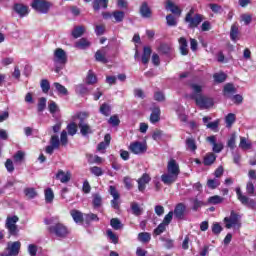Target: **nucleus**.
<instances>
[{"instance_id":"49530a36","label":"nucleus","mask_w":256,"mask_h":256,"mask_svg":"<svg viewBox=\"0 0 256 256\" xmlns=\"http://www.w3.org/2000/svg\"><path fill=\"white\" fill-rule=\"evenodd\" d=\"M138 239L142 243H149V241H151V234H149L147 232L139 233Z\"/></svg>"},{"instance_id":"c9c22d12","label":"nucleus","mask_w":256,"mask_h":256,"mask_svg":"<svg viewBox=\"0 0 256 256\" xmlns=\"http://www.w3.org/2000/svg\"><path fill=\"white\" fill-rule=\"evenodd\" d=\"M111 143V135L106 134L104 137V142H101L98 144V151H105L107 147H109V144Z\"/></svg>"},{"instance_id":"cd10ccee","label":"nucleus","mask_w":256,"mask_h":256,"mask_svg":"<svg viewBox=\"0 0 256 256\" xmlns=\"http://www.w3.org/2000/svg\"><path fill=\"white\" fill-rule=\"evenodd\" d=\"M113 23H123L125 19V12L121 10H115L112 12Z\"/></svg>"},{"instance_id":"5fc2aeb1","label":"nucleus","mask_w":256,"mask_h":256,"mask_svg":"<svg viewBox=\"0 0 256 256\" xmlns=\"http://www.w3.org/2000/svg\"><path fill=\"white\" fill-rule=\"evenodd\" d=\"M209 8L211 9L212 13H223V7L216 3L209 4Z\"/></svg>"},{"instance_id":"4d7b16f0","label":"nucleus","mask_w":256,"mask_h":256,"mask_svg":"<svg viewBox=\"0 0 256 256\" xmlns=\"http://www.w3.org/2000/svg\"><path fill=\"white\" fill-rule=\"evenodd\" d=\"M95 59L96 61H100V63H107V58L105 57V54L101 52V50H98L95 53Z\"/></svg>"},{"instance_id":"c03bdc74","label":"nucleus","mask_w":256,"mask_h":256,"mask_svg":"<svg viewBox=\"0 0 256 256\" xmlns=\"http://www.w3.org/2000/svg\"><path fill=\"white\" fill-rule=\"evenodd\" d=\"M215 159H217V156L213 153L206 154V157H204V165H213L215 163Z\"/></svg>"},{"instance_id":"bb28decb","label":"nucleus","mask_w":256,"mask_h":256,"mask_svg":"<svg viewBox=\"0 0 256 256\" xmlns=\"http://www.w3.org/2000/svg\"><path fill=\"white\" fill-rule=\"evenodd\" d=\"M186 209L187 207L185 206V204L179 203L178 205H176L173 213L177 219H183V215H185Z\"/></svg>"},{"instance_id":"e2e57ef3","label":"nucleus","mask_w":256,"mask_h":256,"mask_svg":"<svg viewBox=\"0 0 256 256\" xmlns=\"http://www.w3.org/2000/svg\"><path fill=\"white\" fill-rule=\"evenodd\" d=\"M5 167L8 171V173H13L15 171V166L13 165L12 159H7L5 162Z\"/></svg>"},{"instance_id":"58836bf2","label":"nucleus","mask_w":256,"mask_h":256,"mask_svg":"<svg viewBox=\"0 0 256 256\" xmlns=\"http://www.w3.org/2000/svg\"><path fill=\"white\" fill-rule=\"evenodd\" d=\"M224 199L223 197L219 195H214L212 197H209L207 200L208 205H220V203H223Z\"/></svg>"},{"instance_id":"338daca9","label":"nucleus","mask_w":256,"mask_h":256,"mask_svg":"<svg viewBox=\"0 0 256 256\" xmlns=\"http://www.w3.org/2000/svg\"><path fill=\"white\" fill-rule=\"evenodd\" d=\"M103 200L101 199V196L99 194H94L93 195V205L94 207H101V203Z\"/></svg>"},{"instance_id":"774afa93","label":"nucleus","mask_w":256,"mask_h":256,"mask_svg":"<svg viewBox=\"0 0 256 256\" xmlns=\"http://www.w3.org/2000/svg\"><path fill=\"white\" fill-rule=\"evenodd\" d=\"M68 134L69 135H75L77 133V124L71 123L67 126Z\"/></svg>"},{"instance_id":"39448f33","label":"nucleus","mask_w":256,"mask_h":256,"mask_svg":"<svg viewBox=\"0 0 256 256\" xmlns=\"http://www.w3.org/2000/svg\"><path fill=\"white\" fill-rule=\"evenodd\" d=\"M21 251V242H9L7 246V251L2 254V256H17Z\"/></svg>"},{"instance_id":"4468645a","label":"nucleus","mask_w":256,"mask_h":256,"mask_svg":"<svg viewBox=\"0 0 256 256\" xmlns=\"http://www.w3.org/2000/svg\"><path fill=\"white\" fill-rule=\"evenodd\" d=\"M151 182V176L149 174L145 173L137 180L138 183V190L143 192L147 188V185Z\"/></svg>"},{"instance_id":"bf43d9fd","label":"nucleus","mask_w":256,"mask_h":256,"mask_svg":"<svg viewBox=\"0 0 256 256\" xmlns=\"http://www.w3.org/2000/svg\"><path fill=\"white\" fill-rule=\"evenodd\" d=\"M134 97H136V99H145V91L141 88L134 89Z\"/></svg>"},{"instance_id":"09e8293b","label":"nucleus","mask_w":256,"mask_h":256,"mask_svg":"<svg viewBox=\"0 0 256 256\" xmlns=\"http://www.w3.org/2000/svg\"><path fill=\"white\" fill-rule=\"evenodd\" d=\"M40 87L44 93H49V89H51V84L49 83V80L43 79L40 82Z\"/></svg>"},{"instance_id":"a18cd8bd","label":"nucleus","mask_w":256,"mask_h":256,"mask_svg":"<svg viewBox=\"0 0 256 256\" xmlns=\"http://www.w3.org/2000/svg\"><path fill=\"white\" fill-rule=\"evenodd\" d=\"M215 83H224L227 75L223 72H218L213 75Z\"/></svg>"},{"instance_id":"864d4df0","label":"nucleus","mask_w":256,"mask_h":256,"mask_svg":"<svg viewBox=\"0 0 256 256\" xmlns=\"http://www.w3.org/2000/svg\"><path fill=\"white\" fill-rule=\"evenodd\" d=\"M107 236L110 239V241L114 243V245H117V243H119V237H117V234L113 233L112 230H107Z\"/></svg>"},{"instance_id":"de8ad7c7","label":"nucleus","mask_w":256,"mask_h":256,"mask_svg":"<svg viewBox=\"0 0 256 256\" xmlns=\"http://www.w3.org/2000/svg\"><path fill=\"white\" fill-rule=\"evenodd\" d=\"M27 251L30 256H37V252L39 251V246H37V244H29Z\"/></svg>"},{"instance_id":"f03ea898","label":"nucleus","mask_w":256,"mask_h":256,"mask_svg":"<svg viewBox=\"0 0 256 256\" xmlns=\"http://www.w3.org/2000/svg\"><path fill=\"white\" fill-rule=\"evenodd\" d=\"M224 223L226 229H233L234 231H239L241 229V215L232 211L230 216L224 218Z\"/></svg>"},{"instance_id":"052dcab7","label":"nucleus","mask_w":256,"mask_h":256,"mask_svg":"<svg viewBox=\"0 0 256 256\" xmlns=\"http://www.w3.org/2000/svg\"><path fill=\"white\" fill-rule=\"evenodd\" d=\"M48 109L50 113L54 115V113H57L59 111V106L57 105V103H55V101H50L48 105Z\"/></svg>"},{"instance_id":"9b49d317","label":"nucleus","mask_w":256,"mask_h":256,"mask_svg":"<svg viewBox=\"0 0 256 256\" xmlns=\"http://www.w3.org/2000/svg\"><path fill=\"white\" fill-rule=\"evenodd\" d=\"M13 11L16 12L20 18L27 17V15H29V6L23 3H15L13 5Z\"/></svg>"},{"instance_id":"7ed1b4c3","label":"nucleus","mask_w":256,"mask_h":256,"mask_svg":"<svg viewBox=\"0 0 256 256\" xmlns=\"http://www.w3.org/2000/svg\"><path fill=\"white\" fill-rule=\"evenodd\" d=\"M31 7L37 13H42L43 15H47V13H49L51 8L53 7V3L47 0H32Z\"/></svg>"},{"instance_id":"4c0bfd02","label":"nucleus","mask_w":256,"mask_h":256,"mask_svg":"<svg viewBox=\"0 0 256 256\" xmlns=\"http://www.w3.org/2000/svg\"><path fill=\"white\" fill-rule=\"evenodd\" d=\"M24 195L27 197V199H35L37 197L38 193L37 190L33 187H28L24 189Z\"/></svg>"},{"instance_id":"a19ab883","label":"nucleus","mask_w":256,"mask_h":256,"mask_svg":"<svg viewBox=\"0 0 256 256\" xmlns=\"http://www.w3.org/2000/svg\"><path fill=\"white\" fill-rule=\"evenodd\" d=\"M237 37H239V27L233 24L230 30V39L231 41L237 42Z\"/></svg>"},{"instance_id":"e433bc0d","label":"nucleus","mask_w":256,"mask_h":256,"mask_svg":"<svg viewBox=\"0 0 256 256\" xmlns=\"http://www.w3.org/2000/svg\"><path fill=\"white\" fill-rule=\"evenodd\" d=\"M78 127L80 128V132L83 137H87V135L93 133V130H91V126H89V124L87 123H81Z\"/></svg>"},{"instance_id":"3c124183","label":"nucleus","mask_w":256,"mask_h":256,"mask_svg":"<svg viewBox=\"0 0 256 256\" xmlns=\"http://www.w3.org/2000/svg\"><path fill=\"white\" fill-rule=\"evenodd\" d=\"M219 185H221V182L219 181V179H209L207 181V187H209V189H217Z\"/></svg>"},{"instance_id":"423d86ee","label":"nucleus","mask_w":256,"mask_h":256,"mask_svg":"<svg viewBox=\"0 0 256 256\" xmlns=\"http://www.w3.org/2000/svg\"><path fill=\"white\" fill-rule=\"evenodd\" d=\"M49 230L50 233H53L56 237H67V235H69V230L61 223L51 226Z\"/></svg>"},{"instance_id":"37998d69","label":"nucleus","mask_w":256,"mask_h":256,"mask_svg":"<svg viewBox=\"0 0 256 256\" xmlns=\"http://www.w3.org/2000/svg\"><path fill=\"white\" fill-rule=\"evenodd\" d=\"M100 113L105 117H109L111 115V106L107 103H104L100 106Z\"/></svg>"},{"instance_id":"0eeeda50","label":"nucleus","mask_w":256,"mask_h":256,"mask_svg":"<svg viewBox=\"0 0 256 256\" xmlns=\"http://www.w3.org/2000/svg\"><path fill=\"white\" fill-rule=\"evenodd\" d=\"M236 195H237L238 201L242 205H248V207H251V209H255L256 202L252 199H249L247 196L243 195V193L241 192V188L239 187L236 188Z\"/></svg>"},{"instance_id":"a878e982","label":"nucleus","mask_w":256,"mask_h":256,"mask_svg":"<svg viewBox=\"0 0 256 256\" xmlns=\"http://www.w3.org/2000/svg\"><path fill=\"white\" fill-rule=\"evenodd\" d=\"M236 91L237 89L235 88V85L231 83H227L224 85L223 94L224 97H227V99H230L231 95L235 94Z\"/></svg>"},{"instance_id":"20e7f679","label":"nucleus","mask_w":256,"mask_h":256,"mask_svg":"<svg viewBox=\"0 0 256 256\" xmlns=\"http://www.w3.org/2000/svg\"><path fill=\"white\" fill-rule=\"evenodd\" d=\"M129 151L134 155H143L147 153V142L134 141L130 143Z\"/></svg>"},{"instance_id":"dca6fc26","label":"nucleus","mask_w":256,"mask_h":256,"mask_svg":"<svg viewBox=\"0 0 256 256\" xmlns=\"http://www.w3.org/2000/svg\"><path fill=\"white\" fill-rule=\"evenodd\" d=\"M191 91H192V97L193 99H197V97L199 96H203L201 93H203V84H199V83H190L189 85Z\"/></svg>"},{"instance_id":"5701e85b","label":"nucleus","mask_w":256,"mask_h":256,"mask_svg":"<svg viewBox=\"0 0 256 256\" xmlns=\"http://www.w3.org/2000/svg\"><path fill=\"white\" fill-rule=\"evenodd\" d=\"M52 87L55 88V91L61 97H67V95H69V90H67V88L63 86L61 83L54 82Z\"/></svg>"},{"instance_id":"a211bd4d","label":"nucleus","mask_w":256,"mask_h":256,"mask_svg":"<svg viewBox=\"0 0 256 256\" xmlns=\"http://www.w3.org/2000/svg\"><path fill=\"white\" fill-rule=\"evenodd\" d=\"M56 179H58L60 183H69L71 181V171L65 172L63 170H58Z\"/></svg>"},{"instance_id":"ddd939ff","label":"nucleus","mask_w":256,"mask_h":256,"mask_svg":"<svg viewBox=\"0 0 256 256\" xmlns=\"http://www.w3.org/2000/svg\"><path fill=\"white\" fill-rule=\"evenodd\" d=\"M54 59L58 61L61 65L67 64V52L63 50L62 48H57L54 51Z\"/></svg>"},{"instance_id":"7c9ffc66","label":"nucleus","mask_w":256,"mask_h":256,"mask_svg":"<svg viewBox=\"0 0 256 256\" xmlns=\"http://www.w3.org/2000/svg\"><path fill=\"white\" fill-rule=\"evenodd\" d=\"M85 34V26H76L71 32V35L74 39H79L82 35Z\"/></svg>"},{"instance_id":"6ab92c4d","label":"nucleus","mask_w":256,"mask_h":256,"mask_svg":"<svg viewBox=\"0 0 256 256\" xmlns=\"http://www.w3.org/2000/svg\"><path fill=\"white\" fill-rule=\"evenodd\" d=\"M152 113L150 115V123L155 125V123H159L161 121V109L159 106H155L151 109Z\"/></svg>"},{"instance_id":"473e14b6","label":"nucleus","mask_w":256,"mask_h":256,"mask_svg":"<svg viewBox=\"0 0 256 256\" xmlns=\"http://www.w3.org/2000/svg\"><path fill=\"white\" fill-rule=\"evenodd\" d=\"M70 215L75 221V223L81 224L83 223V213L79 210H71Z\"/></svg>"},{"instance_id":"393cba45","label":"nucleus","mask_w":256,"mask_h":256,"mask_svg":"<svg viewBox=\"0 0 256 256\" xmlns=\"http://www.w3.org/2000/svg\"><path fill=\"white\" fill-rule=\"evenodd\" d=\"M92 7L94 11H99V9H107L109 7V0H93Z\"/></svg>"},{"instance_id":"0e129e2a","label":"nucleus","mask_w":256,"mask_h":256,"mask_svg":"<svg viewBox=\"0 0 256 256\" xmlns=\"http://www.w3.org/2000/svg\"><path fill=\"white\" fill-rule=\"evenodd\" d=\"M167 229V224L162 222L161 224L158 225V227L154 230L155 235H161Z\"/></svg>"},{"instance_id":"412c9836","label":"nucleus","mask_w":256,"mask_h":256,"mask_svg":"<svg viewBox=\"0 0 256 256\" xmlns=\"http://www.w3.org/2000/svg\"><path fill=\"white\" fill-rule=\"evenodd\" d=\"M167 172L179 176L180 170L177 161H175L174 159L169 160L167 165Z\"/></svg>"},{"instance_id":"13d9d810","label":"nucleus","mask_w":256,"mask_h":256,"mask_svg":"<svg viewBox=\"0 0 256 256\" xmlns=\"http://www.w3.org/2000/svg\"><path fill=\"white\" fill-rule=\"evenodd\" d=\"M24 159H25V152H23V151H18V152L14 155V161H15V163H22Z\"/></svg>"},{"instance_id":"2f4dec72","label":"nucleus","mask_w":256,"mask_h":256,"mask_svg":"<svg viewBox=\"0 0 256 256\" xmlns=\"http://www.w3.org/2000/svg\"><path fill=\"white\" fill-rule=\"evenodd\" d=\"M240 149H243L244 151H247L253 147V143H251V140H248L245 137H240V143H239Z\"/></svg>"},{"instance_id":"1a4fd4ad","label":"nucleus","mask_w":256,"mask_h":256,"mask_svg":"<svg viewBox=\"0 0 256 256\" xmlns=\"http://www.w3.org/2000/svg\"><path fill=\"white\" fill-rule=\"evenodd\" d=\"M195 102L201 109H209V107H213V99L207 96H196Z\"/></svg>"},{"instance_id":"603ef678","label":"nucleus","mask_w":256,"mask_h":256,"mask_svg":"<svg viewBox=\"0 0 256 256\" xmlns=\"http://www.w3.org/2000/svg\"><path fill=\"white\" fill-rule=\"evenodd\" d=\"M106 26L105 24H98L95 27V33L97 37H101V35H105Z\"/></svg>"},{"instance_id":"2eb2a0df","label":"nucleus","mask_w":256,"mask_h":256,"mask_svg":"<svg viewBox=\"0 0 256 256\" xmlns=\"http://www.w3.org/2000/svg\"><path fill=\"white\" fill-rule=\"evenodd\" d=\"M158 53L160 55H166L167 57L173 56L174 50L171 44L161 43L158 47Z\"/></svg>"},{"instance_id":"c85d7f7f","label":"nucleus","mask_w":256,"mask_h":256,"mask_svg":"<svg viewBox=\"0 0 256 256\" xmlns=\"http://www.w3.org/2000/svg\"><path fill=\"white\" fill-rule=\"evenodd\" d=\"M89 117V113L87 112H78L76 115L73 116V121L76 123L78 122V126L81 125V123H85V119Z\"/></svg>"},{"instance_id":"72a5a7b5","label":"nucleus","mask_w":256,"mask_h":256,"mask_svg":"<svg viewBox=\"0 0 256 256\" xmlns=\"http://www.w3.org/2000/svg\"><path fill=\"white\" fill-rule=\"evenodd\" d=\"M75 47L77 49H88V47H91V42L87 38H81L75 43Z\"/></svg>"},{"instance_id":"79ce46f5","label":"nucleus","mask_w":256,"mask_h":256,"mask_svg":"<svg viewBox=\"0 0 256 256\" xmlns=\"http://www.w3.org/2000/svg\"><path fill=\"white\" fill-rule=\"evenodd\" d=\"M44 195L46 203H53V200L55 199V194L53 193V190L51 188H47L44 191Z\"/></svg>"},{"instance_id":"f8f14e48","label":"nucleus","mask_w":256,"mask_h":256,"mask_svg":"<svg viewBox=\"0 0 256 256\" xmlns=\"http://www.w3.org/2000/svg\"><path fill=\"white\" fill-rule=\"evenodd\" d=\"M178 43H179V52L180 55H182L183 57H186V55H189V43L187 42V38L185 37H180L178 39Z\"/></svg>"},{"instance_id":"b1692460","label":"nucleus","mask_w":256,"mask_h":256,"mask_svg":"<svg viewBox=\"0 0 256 256\" xmlns=\"http://www.w3.org/2000/svg\"><path fill=\"white\" fill-rule=\"evenodd\" d=\"M174 110L176 111V114L180 121H182L183 123H187V115L185 114V108L179 104H176Z\"/></svg>"},{"instance_id":"c756f323","label":"nucleus","mask_w":256,"mask_h":256,"mask_svg":"<svg viewBox=\"0 0 256 256\" xmlns=\"http://www.w3.org/2000/svg\"><path fill=\"white\" fill-rule=\"evenodd\" d=\"M97 75L93 70H89L86 76V85H95L97 83Z\"/></svg>"},{"instance_id":"69168bd1","label":"nucleus","mask_w":256,"mask_h":256,"mask_svg":"<svg viewBox=\"0 0 256 256\" xmlns=\"http://www.w3.org/2000/svg\"><path fill=\"white\" fill-rule=\"evenodd\" d=\"M84 219L86 223H91V221H99V217H97V214L93 213L86 214Z\"/></svg>"},{"instance_id":"8fccbe9b","label":"nucleus","mask_w":256,"mask_h":256,"mask_svg":"<svg viewBox=\"0 0 256 256\" xmlns=\"http://www.w3.org/2000/svg\"><path fill=\"white\" fill-rule=\"evenodd\" d=\"M167 26L168 27H177V20L175 19V16L172 14H168L166 16Z\"/></svg>"},{"instance_id":"6e6552de","label":"nucleus","mask_w":256,"mask_h":256,"mask_svg":"<svg viewBox=\"0 0 256 256\" xmlns=\"http://www.w3.org/2000/svg\"><path fill=\"white\" fill-rule=\"evenodd\" d=\"M17 221H19V217L12 216L8 217L6 220V229H8L10 235H17L18 229H17Z\"/></svg>"},{"instance_id":"f257e3e1","label":"nucleus","mask_w":256,"mask_h":256,"mask_svg":"<svg viewBox=\"0 0 256 256\" xmlns=\"http://www.w3.org/2000/svg\"><path fill=\"white\" fill-rule=\"evenodd\" d=\"M184 21L185 23H188V29H197L203 22V15L195 14V9L191 8L186 14Z\"/></svg>"},{"instance_id":"4be33fe9","label":"nucleus","mask_w":256,"mask_h":256,"mask_svg":"<svg viewBox=\"0 0 256 256\" xmlns=\"http://www.w3.org/2000/svg\"><path fill=\"white\" fill-rule=\"evenodd\" d=\"M151 53H153V50L151 49L150 46L143 47V53L141 57L143 65H147V63H149V60L151 59Z\"/></svg>"},{"instance_id":"6e6d98bb","label":"nucleus","mask_w":256,"mask_h":256,"mask_svg":"<svg viewBox=\"0 0 256 256\" xmlns=\"http://www.w3.org/2000/svg\"><path fill=\"white\" fill-rule=\"evenodd\" d=\"M110 225H111L112 229H115L116 231H119V229H121V227H122L121 221H119V219H117V218H112L110 220Z\"/></svg>"},{"instance_id":"ea45409f","label":"nucleus","mask_w":256,"mask_h":256,"mask_svg":"<svg viewBox=\"0 0 256 256\" xmlns=\"http://www.w3.org/2000/svg\"><path fill=\"white\" fill-rule=\"evenodd\" d=\"M186 147L188 151H191L192 153H195L197 151V144L195 143V140L192 138L186 139Z\"/></svg>"},{"instance_id":"aec40b11","label":"nucleus","mask_w":256,"mask_h":256,"mask_svg":"<svg viewBox=\"0 0 256 256\" xmlns=\"http://www.w3.org/2000/svg\"><path fill=\"white\" fill-rule=\"evenodd\" d=\"M166 9H169L173 15H177L178 17H181V13H183V10H181V8H179V6H177L171 0H167Z\"/></svg>"},{"instance_id":"f704fd0d","label":"nucleus","mask_w":256,"mask_h":256,"mask_svg":"<svg viewBox=\"0 0 256 256\" xmlns=\"http://www.w3.org/2000/svg\"><path fill=\"white\" fill-rule=\"evenodd\" d=\"M235 121H237V116L234 113H229L225 116V123L228 129H231V127H233Z\"/></svg>"},{"instance_id":"680f3d73","label":"nucleus","mask_w":256,"mask_h":256,"mask_svg":"<svg viewBox=\"0 0 256 256\" xmlns=\"http://www.w3.org/2000/svg\"><path fill=\"white\" fill-rule=\"evenodd\" d=\"M90 172L92 173V175H95V177H101V175H103V169L97 166L91 167Z\"/></svg>"},{"instance_id":"f3484780","label":"nucleus","mask_w":256,"mask_h":256,"mask_svg":"<svg viewBox=\"0 0 256 256\" xmlns=\"http://www.w3.org/2000/svg\"><path fill=\"white\" fill-rule=\"evenodd\" d=\"M177 177H179L177 174L167 172L161 176V181L165 185H173V183H175V181H177Z\"/></svg>"},{"instance_id":"9d476101","label":"nucleus","mask_w":256,"mask_h":256,"mask_svg":"<svg viewBox=\"0 0 256 256\" xmlns=\"http://www.w3.org/2000/svg\"><path fill=\"white\" fill-rule=\"evenodd\" d=\"M139 13L142 19H151V17H153V10H151V7H149V3L147 1L141 3Z\"/></svg>"}]
</instances>
